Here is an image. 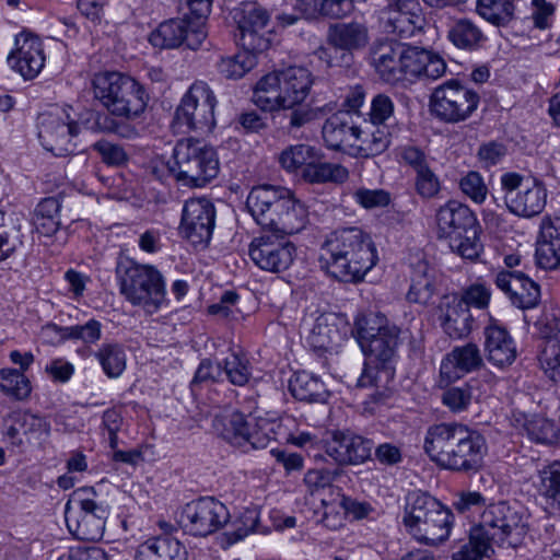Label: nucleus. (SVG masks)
<instances>
[{
    "instance_id": "nucleus-1",
    "label": "nucleus",
    "mask_w": 560,
    "mask_h": 560,
    "mask_svg": "<svg viewBox=\"0 0 560 560\" xmlns=\"http://www.w3.org/2000/svg\"><path fill=\"white\" fill-rule=\"evenodd\" d=\"M354 329L358 341L366 355L365 368L358 386L385 388L394 376L392 362L399 343V328L381 314L362 315L357 318Z\"/></svg>"
},
{
    "instance_id": "nucleus-2",
    "label": "nucleus",
    "mask_w": 560,
    "mask_h": 560,
    "mask_svg": "<svg viewBox=\"0 0 560 560\" xmlns=\"http://www.w3.org/2000/svg\"><path fill=\"white\" fill-rule=\"evenodd\" d=\"M320 262L326 271L345 282H359L376 265L371 237L358 228L337 230L322 245Z\"/></svg>"
},
{
    "instance_id": "nucleus-3",
    "label": "nucleus",
    "mask_w": 560,
    "mask_h": 560,
    "mask_svg": "<svg viewBox=\"0 0 560 560\" xmlns=\"http://www.w3.org/2000/svg\"><path fill=\"white\" fill-rule=\"evenodd\" d=\"M424 451L443 468L468 471L481 466L487 444L481 434L465 425L441 423L428 430Z\"/></svg>"
},
{
    "instance_id": "nucleus-4",
    "label": "nucleus",
    "mask_w": 560,
    "mask_h": 560,
    "mask_svg": "<svg viewBox=\"0 0 560 560\" xmlns=\"http://www.w3.org/2000/svg\"><path fill=\"white\" fill-rule=\"evenodd\" d=\"M313 82L306 68L289 67L261 77L255 84L252 100L265 112L291 109L306 100Z\"/></svg>"
},
{
    "instance_id": "nucleus-5",
    "label": "nucleus",
    "mask_w": 560,
    "mask_h": 560,
    "mask_svg": "<svg viewBox=\"0 0 560 560\" xmlns=\"http://www.w3.org/2000/svg\"><path fill=\"white\" fill-rule=\"evenodd\" d=\"M92 90L97 100L112 115L133 119L145 109L149 96L137 80L121 72L95 73Z\"/></svg>"
},
{
    "instance_id": "nucleus-6",
    "label": "nucleus",
    "mask_w": 560,
    "mask_h": 560,
    "mask_svg": "<svg viewBox=\"0 0 560 560\" xmlns=\"http://www.w3.org/2000/svg\"><path fill=\"white\" fill-rule=\"evenodd\" d=\"M172 158L170 172L185 187H205L219 174L215 150L201 140L187 138L177 141Z\"/></svg>"
},
{
    "instance_id": "nucleus-7",
    "label": "nucleus",
    "mask_w": 560,
    "mask_h": 560,
    "mask_svg": "<svg viewBox=\"0 0 560 560\" xmlns=\"http://www.w3.org/2000/svg\"><path fill=\"white\" fill-rule=\"evenodd\" d=\"M120 293L148 314L156 313L166 302L161 272L150 265L121 261L116 268Z\"/></svg>"
},
{
    "instance_id": "nucleus-8",
    "label": "nucleus",
    "mask_w": 560,
    "mask_h": 560,
    "mask_svg": "<svg viewBox=\"0 0 560 560\" xmlns=\"http://www.w3.org/2000/svg\"><path fill=\"white\" fill-rule=\"evenodd\" d=\"M452 513L427 493L415 492L408 497L404 523L410 534L425 545L435 546L450 535Z\"/></svg>"
},
{
    "instance_id": "nucleus-9",
    "label": "nucleus",
    "mask_w": 560,
    "mask_h": 560,
    "mask_svg": "<svg viewBox=\"0 0 560 560\" xmlns=\"http://www.w3.org/2000/svg\"><path fill=\"white\" fill-rule=\"evenodd\" d=\"M92 487L74 490L65 506V518L69 532L80 540L97 541L105 530L107 506L96 501Z\"/></svg>"
},
{
    "instance_id": "nucleus-10",
    "label": "nucleus",
    "mask_w": 560,
    "mask_h": 560,
    "mask_svg": "<svg viewBox=\"0 0 560 560\" xmlns=\"http://www.w3.org/2000/svg\"><path fill=\"white\" fill-rule=\"evenodd\" d=\"M527 534V524L521 513L505 502L488 505L475 526V536L486 537L492 545L515 548Z\"/></svg>"
},
{
    "instance_id": "nucleus-11",
    "label": "nucleus",
    "mask_w": 560,
    "mask_h": 560,
    "mask_svg": "<svg viewBox=\"0 0 560 560\" xmlns=\"http://www.w3.org/2000/svg\"><path fill=\"white\" fill-rule=\"evenodd\" d=\"M500 183L505 206L511 213L533 218L544 211L548 192L541 180L508 172L501 176Z\"/></svg>"
},
{
    "instance_id": "nucleus-12",
    "label": "nucleus",
    "mask_w": 560,
    "mask_h": 560,
    "mask_svg": "<svg viewBox=\"0 0 560 560\" xmlns=\"http://www.w3.org/2000/svg\"><path fill=\"white\" fill-rule=\"evenodd\" d=\"M37 137L43 148L56 156L74 152L73 139L80 133L79 124L70 117L68 109L52 105L37 116Z\"/></svg>"
},
{
    "instance_id": "nucleus-13",
    "label": "nucleus",
    "mask_w": 560,
    "mask_h": 560,
    "mask_svg": "<svg viewBox=\"0 0 560 560\" xmlns=\"http://www.w3.org/2000/svg\"><path fill=\"white\" fill-rule=\"evenodd\" d=\"M480 97L475 91L456 80H450L435 88L430 107L432 114L440 120L456 124L469 118L477 109Z\"/></svg>"
},
{
    "instance_id": "nucleus-14",
    "label": "nucleus",
    "mask_w": 560,
    "mask_h": 560,
    "mask_svg": "<svg viewBox=\"0 0 560 560\" xmlns=\"http://www.w3.org/2000/svg\"><path fill=\"white\" fill-rule=\"evenodd\" d=\"M215 105L217 98L210 86L196 81L183 97L175 118L189 130L210 131L215 125Z\"/></svg>"
},
{
    "instance_id": "nucleus-15",
    "label": "nucleus",
    "mask_w": 560,
    "mask_h": 560,
    "mask_svg": "<svg viewBox=\"0 0 560 560\" xmlns=\"http://www.w3.org/2000/svg\"><path fill=\"white\" fill-rule=\"evenodd\" d=\"M229 518L223 503L214 498H201L184 506L179 523L195 536H207L220 529Z\"/></svg>"
},
{
    "instance_id": "nucleus-16",
    "label": "nucleus",
    "mask_w": 560,
    "mask_h": 560,
    "mask_svg": "<svg viewBox=\"0 0 560 560\" xmlns=\"http://www.w3.org/2000/svg\"><path fill=\"white\" fill-rule=\"evenodd\" d=\"M248 254L253 262L260 269L280 272L292 265L296 256V248L283 235L264 234L252 241Z\"/></svg>"
},
{
    "instance_id": "nucleus-17",
    "label": "nucleus",
    "mask_w": 560,
    "mask_h": 560,
    "mask_svg": "<svg viewBox=\"0 0 560 560\" xmlns=\"http://www.w3.org/2000/svg\"><path fill=\"white\" fill-rule=\"evenodd\" d=\"M215 209L206 198L189 199L182 214L180 233L194 245L206 246L214 229Z\"/></svg>"
},
{
    "instance_id": "nucleus-18",
    "label": "nucleus",
    "mask_w": 560,
    "mask_h": 560,
    "mask_svg": "<svg viewBox=\"0 0 560 560\" xmlns=\"http://www.w3.org/2000/svg\"><path fill=\"white\" fill-rule=\"evenodd\" d=\"M287 194V187L260 185L250 190L246 207L255 221L269 230L276 215L279 214Z\"/></svg>"
},
{
    "instance_id": "nucleus-19",
    "label": "nucleus",
    "mask_w": 560,
    "mask_h": 560,
    "mask_svg": "<svg viewBox=\"0 0 560 560\" xmlns=\"http://www.w3.org/2000/svg\"><path fill=\"white\" fill-rule=\"evenodd\" d=\"M326 453L339 465H358L371 457L373 443L360 435L335 432L325 445Z\"/></svg>"
},
{
    "instance_id": "nucleus-20",
    "label": "nucleus",
    "mask_w": 560,
    "mask_h": 560,
    "mask_svg": "<svg viewBox=\"0 0 560 560\" xmlns=\"http://www.w3.org/2000/svg\"><path fill=\"white\" fill-rule=\"evenodd\" d=\"M401 81L405 75L439 79L446 71V63L439 55L424 48L410 46L401 50Z\"/></svg>"
},
{
    "instance_id": "nucleus-21",
    "label": "nucleus",
    "mask_w": 560,
    "mask_h": 560,
    "mask_svg": "<svg viewBox=\"0 0 560 560\" xmlns=\"http://www.w3.org/2000/svg\"><path fill=\"white\" fill-rule=\"evenodd\" d=\"M495 284L518 308H533L539 303V285L522 272L501 271L495 277Z\"/></svg>"
},
{
    "instance_id": "nucleus-22",
    "label": "nucleus",
    "mask_w": 560,
    "mask_h": 560,
    "mask_svg": "<svg viewBox=\"0 0 560 560\" xmlns=\"http://www.w3.org/2000/svg\"><path fill=\"white\" fill-rule=\"evenodd\" d=\"M435 223L439 237L452 238L456 235L470 232L477 225V218L468 206L450 200L441 206L435 213Z\"/></svg>"
},
{
    "instance_id": "nucleus-23",
    "label": "nucleus",
    "mask_w": 560,
    "mask_h": 560,
    "mask_svg": "<svg viewBox=\"0 0 560 560\" xmlns=\"http://www.w3.org/2000/svg\"><path fill=\"white\" fill-rule=\"evenodd\" d=\"M362 129L355 126L348 114L340 113L329 117L323 126V139L332 150H342L355 155Z\"/></svg>"
},
{
    "instance_id": "nucleus-24",
    "label": "nucleus",
    "mask_w": 560,
    "mask_h": 560,
    "mask_svg": "<svg viewBox=\"0 0 560 560\" xmlns=\"http://www.w3.org/2000/svg\"><path fill=\"white\" fill-rule=\"evenodd\" d=\"M417 5V0H388L389 9L382 18L383 32L392 35H415L416 32H425L418 25L423 19L412 14Z\"/></svg>"
},
{
    "instance_id": "nucleus-25",
    "label": "nucleus",
    "mask_w": 560,
    "mask_h": 560,
    "mask_svg": "<svg viewBox=\"0 0 560 560\" xmlns=\"http://www.w3.org/2000/svg\"><path fill=\"white\" fill-rule=\"evenodd\" d=\"M372 59L381 79L389 84L401 81V45L394 38L382 37L372 45Z\"/></svg>"
},
{
    "instance_id": "nucleus-26",
    "label": "nucleus",
    "mask_w": 560,
    "mask_h": 560,
    "mask_svg": "<svg viewBox=\"0 0 560 560\" xmlns=\"http://www.w3.org/2000/svg\"><path fill=\"white\" fill-rule=\"evenodd\" d=\"M483 360L475 343H466L454 348L442 361L440 375L446 384L458 380L466 373L480 369Z\"/></svg>"
},
{
    "instance_id": "nucleus-27",
    "label": "nucleus",
    "mask_w": 560,
    "mask_h": 560,
    "mask_svg": "<svg viewBox=\"0 0 560 560\" xmlns=\"http://www.w3.org/2000/svg\"><path fill=\"white\" fill-rule=\"evenodd\" d=\"M189 15L171 19L159 25L152 35H188L205 32L206 21L211 11V0H186Z\"/></svg>"
},
{
    "instance_id": "nucleus-28",
    "label": "nucleus",
    "mask_w": 560,
    "mask_h": 560,
    "mask_svg": "<svg viewBox=\"0 0 560 560\" xmlns=\"http://www.w3.org/2000/svg\"><path fill=\"white\" fill-rule=\"evenodd\" d=\"M535 257L541 269L552 270L560 266V213L541 221Z\"/></svg>"
},
{
    "instance_id": "nucleus-29",
    "label": "nucleus",
    "mask_w": 560,
    "mask_h": 560,
    "mask_svg": "<svg viewBox=\"0 0 560 560\" xmlns=\"http://www.w3.org/2000/svg\"><path fill=\"white\" fill-rule=\"evenodd\" d=\"M439 319L444 331L452 338H460L471 330L470 311L457 295L443 296L439 305Z\"/></svg>"
},
{
    "instance_id": "nucleus-30",
    "label": "nucleus",
    "mask_w": 560,
    "mask_h": 560,
    "mask_svg": "<svg viewBox=\"0 0 560 560\" xmlns=\"http://www.w3.org/2000/svg\"><path fill=\"white\" fill-rule=\"evenodd\" d=\"M10 359L14 364L20 365V370L2 369L0 371V388L5 395L22 400L32 393V383L23 372L32 365L34 357L32 352L21 353L14 350L10 353Z\"/></svg>"
},
{
    "instance_id": "nucleus-31",
    "label": "nucleus",
    "mask_w": 560,
    "mask_h": 560,
    "mask_svg": "<svg viewBox=\"0 0 560 560\" xmlns=\"http://www.w3.org/2000/svg\"><path fill=\"white\" fill-rule=\"evenodd\" d=\"M307 223V207L288 188V194L281 205L279 214L276 215L269 230L285 236L301 232Z\"/></svg>"
},
{
    "instance_id": "nucleus-32",
    "label": "nucleus",
    "mask_w": 560,
    "mask_h": 560,
    "mask_svg": "<svg viewBox=\"0 0 560 560\" xmlns=\"http://www.w3.org/2000/svg\"><path fill=\"white\" fill-rule=\"evenodd\" d=\"M485 348L489 362L499 368L511 365L516 359V347L508 330L490 325L485 330Z\"/></svg>"
},
{
    "instance_id": "nucleus-33",
    "label": "nucleus",
    "mask_w": 560,
    "mask_h": 560,
    "mask_svg": "<svg viewBox=\"0 0 560 560\" xmlns=\"http://www.w3.org/2000/svg\"><path fill=\"white\" fill-rule=\"evenodd\" d=\"M136 560H187V550L172 536H155L139 545Z\"/></svg>"
},
{
    "instance_id": "nucleus-34",
    "label": "nucleus",
    "mask_w": 560,
    "mask_h": 560,
    "mask_svg": "<svg viewBox=\"0 0 560 560\" xmlns=\"http://www.w3.org/2000/svg\"><path fill=\"white\" fill-rule=\"evenodd\" d=\"M213 424L223 440L233 446L248 450V433L252 429L250 417L247 418L241 412L233 411L217 416Z\"/></svg>"
},
{
    "instance_id": "nucleus-35",
    "label": "nucleus",
    "mask_w": 560,
    "mask_h": 560,
    "mask_svg": "<svg viewBox=\"0 0 560 560\" xmlns=\"http://www.w3.org/2000/svg\"><path fill=\"white\" fill-rule=\"evenodd\" d=\"M339 324L340 319L334 313L319 315L307 337L308 345L317 350H330L338 346L343 339Z\"/></svg>"
},
{
    "instance_id": "nucleus-36",
    "label": "nucleus",
    "mask_w": 560,
    "mask_h": 560,
    "mask_svg": "<svg viewBox=\"0 0 560 560\" xmlns=\"http://www.w3.org/2000/svg\"><path fill=\"white\" fill-rule=\"evenodd\" d=\"M366 44V37H327L316 55L328 66L348 63L349 55Z\"/></svg>"
},
{
    "instance_id": "nucleus-37",
    "label": "nucleus",
    "mask_w": 560,
    "mask_h": 560,
    "mask_svg": "<svg viewBox=\"0 0 560 560\" xmlns=\"http://www.w3.org/2000/svg\"><path fill=\"white\" fill-rule=\"evenodd\" d=\"M392 142L389 125H375L368 122L362 129V136L358 142L355 156H375L387 150Z\"/></svg>"
},
{
    "instance_id": "nucleus-38",
    "label": "nucleus",
    "mask_w": 560,
    "mask_h": 560,
    "mask_svg": "<svg viewBox=\"0 0 560 560\" xmlns=\"http://www.w3.org/2000/svg\"><path fill=\"white\" fill-rule=\"evenodd\" d=\"M232 19L242 35H254L268 24L270 16L257 2H244L232 11Z\"/></svg>"
},
{
    "instance_id": "nucleus-39",
    "label": "nucleus",
    "mask_w": 560,
    "mask_h": 560,
    "mask_svg": "<svg viewBox=\"0 0 560 560\" xmlns=\"http://www.w3.org/2000/svg\"><path fill=\"white\" fill-rule=\"evenodd\" d=\"M349 177L346 167L337 163L316 162V156L311 159L306 167L302 170V178L310 184L345 183Z\"/></svg>"
},
{
    "instance_id": "nucleus-40",
    "label": "nucleus",
    "mask_w": 560,
    "mask_h": 560,
    "mask_svg": "<svg viewBox=\"0 0 560 560\" xmlns=\"http://www.w3.org/2000/svg\"><path fill=\"white\" fill-rule=\"evenodd\" d=\"M252 429L248 433V448H265L270 441L284 436L283 425L280 420L269 418L250 417Z\"/></svg>"
},
{
    "instance_id": "nucleus-41",
    "label": "nucleus",
    "mask_w": 560,
    "mask_h": 560,
    "mask_svg": "<svg viewBox=\"0 0 560 560\" xmlns=\"http://www.w3.org/2000/svg\"><path fill=\"white\" fill-rule=\"evenodd\" d=\"M289 388L293 397L302 401H320L325 398L324 384L307 372H298L290 380Z\"/></svg>"
},
{
    "instance_id": "nucleus-42",
    "label": "nucleus",
    "mask_w": 560,
    "mask_h": 560,
    "mask_svg": "<svg viewBox=\"0 0 560 560\" xmlns=\"http://www.w3.org/2000/svg\"><path fill=\"white\" fill-rule=\"evenodd\" d=\"M514 0H477V12L495 26H506L514 19Z\"/></svg>"
},
{
    "instance_id": "nucleus-43",
    "label": "nucleus",
    "mask_w": 560,
    "mask_h": 560,
    "mask_svg": "<svg viewBox=\"0 0 560 560\" xmlns=\"http://www.w3.org/2000/svg\"><path fill=\"white\" fill-rule=\"evenodd\" d=\"M35 430V415L31 412L15 413L5 428V436L16 446L32 444Z\"/></svg>"
},
{
    "instance_id": "nucleus-44",
    "label": "nucleus",
    "mask_w": 560,
    "mask_h": 560,
    "mask_svg": "<svg viewBox=\"0 0 560 560\" xmlns=\"http://www.w3.org/2000/svg\"><path fill=\"white\" fill-rule=\"evenodd\" d=\"M35 37H16V49L8 56V62L12 69L18 71L25 80L34 78L33 47Z\"/></svg>"
},
{
    "instance_id": "nucleus-45",
    "label": "nucleus",
    "mask_w": 560,
    "mask_h": 560,
    "mask_svg": "<svg viewBox=\"0 0 560 560\" xmlns=\"http://www.w3.org/2000/svg\"><path fill=\"white\" fill-rule=\"evenodd\" d=\"M96 358L108 377H118L126 369V353L117 343H104Z\"/></svg>"
},
{
    "instance_id": "nucleus-46",
    "label": "nucleus",
    "mask_w": 560,
    "mask_h": 560,
    "mask_svg": "<svg viewBox=\"0 0 560 560\" xmlns=\"http://www.w3.org/2000/svg\"><path fill=\"white\" fill-rule=\"evenodd\" d=\"M435 293L436 285L433 275L422 270L413 275L407 299L411 303L428 305Z\"/></svg>"
},
{
    "instance_id": "nucleus-47",
    "label": "nucleus",
    "mask_w": 560,
    "mask_h": 560,
    "mask_svg": "<svg viewBox=\"0 0 560 560\" xmlns=\"http://www.w3.org/2000/svg\"><path fill=\"white\" fill-rule=\"evenodd\" d=\"M255 67V57L241 50L231 57L222 58L219 72L228 80H238Z\"/></svg>"
},
{
    "instance_id": "nucleus-48",
    "label": "nucleus",
    "mask_w": 560,
    "mask_h": 560,
    "mask_svg": "<svg viewBox=\"0 0 560 560\" xmlns=\"http://www.w3.org/2000/svg\"><path fill=\"white\" fill-rule=\"evenodd\" d=\"M539 362L545 373L555 382L560 378V338L546 336L539 354Z\"/></svg>"
},
{
    "instance_id": "nucleus-49",
    "label": "nucleus",
    "mask_w": 560,
    "mask_h": 560,
    "mask_svg": "<svg viewBox=\"0 0 560 560\" xmlns=\"http://www.w3.org/2000/svg\"><path fill=\"white\" fill-rule=\"evenodd\" d=\"M315 158L314 148L306 144L290 145L279 155L280 165L288 172H296L306 167L311 159Z\"/></svg>"
},
{
    "instance_id": "nucleus-50",
    "label": "nucleus",
    "mask_w": 560,
    "mask_h": 560,
    "mask_svg": "<svg viewBox=\"0 0 560 560\" xmlns=\"http://www.w3.org/2000/svg\"><path fill=\"white\" fill-rule=\"evenodd\" d=\"M233 527L234 529L228 533L231 542H236L249 534L260 532L259 510L256 506L245 509L233 523Z\"/></svg>"
},
{
    "instance_id": "nucleus-51",
    "label": "nucleus",
    "mask_w": 560,
    "mask_h": 560,
    "mask_svg": "<svg viewBox=\"0 0 560 560\" xmlns=\"http://www.w3.org/2000/svg\"><path fill=\"white\" fill-rule=\"evenodd\" d=\"M477 234L478 224L474 225L470 232H465V234L460 233V235L450 238L452 250L465 259L475 260L481 252V244Z\"/></svg>"
},
{
    "instance_id": "nucleus-52",
    "label": "nucleus",
    "mask_w": 560,
    "mask_h": 560,
    "mask_svg": "<svg viewBox=\"0 0 560 560\" xmlns=\"http://www.w3.org/2000/svg\"><path fill=\"white\" fill-rule=\"evenodd\" d=\"M474 536L475 527L470 530L469 541L454 552L452 560H481L483 557H490L493 552L492 544L486 537L475 539Z\"/></svg>"
},
{
    "instance_id": "nucleus-53",
    "label": "nucleus",
    "mask_w": 560,
    "mask_h": 560,
    "mask_svg": "<svg viewBox=\"0 0 560 560\" xmlns=\"http://www.w3.org/2000/svg\"><path fill=\"white\" fill-rule=\"evenodd\" d=\"M558 427L556 423L544 417L533 416L527 424L526 433L538 442L550 444L558 440Z\"/></svg>"
},
{
    "instance_id": "nucleus-54",
    "label": "nucleus",
    "mask_w": 560,
    "mask_h": 560,
    "mask_svg": "<svg viewBox=\"0 0 560 560\" xmlns=\"http://www.w3.org/2000/svg\"><path fill=\"white\" fill-rule=\"evenodd\" d=\"M460 191L475 203H482L488 195V186L483 177L476 171L468 172L459 180Z\"/></svg>"
},
{
    "instance_id": "nucleus-55",
    "label": "nucleus",
    "mask_w": 560,
    "mask_h": 560,
    "mask_svg": "<svg viewBox=\"0 0 560 560\" xmlns=\"http://www.w3.org/2000/svg\"><path fill=\"white\" fill-rule=\"evenodd\" d=\"M223 372L229 381L237 386L245 385L250 377L248 361L237 353H231L225 358Z\"/></svg>"
},
{
    "instance_id": "nucleus-56",
    "label": "nucleus",
    "mask_w": 560,
    "mask_h": 560,
    "mask_svg": "<svg viewBox=\"0 0 560 560\" xmlns=\"http://www.w3.org/2000/svg\"><path fill=\"white\" fill-rule=\"evenodd\" d=\"M450 39L455 48L468 52L483 49L490 56H498L499 50L503 48L502 44H489L488 37H450ZM506 49L508 40H505L504 45V50Z\"/></svg>"
},
{
    "instance_id": "nucleus-57",
    "label": "nucleus",
    "mask_w": 560,
    "mask_h": 560,
    "mask_svg": "<svg viewBox=\"0 0 560 560\" xmlns=\"http://www.w3.org/2000/svg\"><path fill=\"white\" fill-rule=\"evenodd\" d=\"M415 188L421 198L431 199L439 195L441 183L436 174L429 166L416 173Z\"/></svg>"
},
{
    "instance_id": "nucleus-58",
    "label": "nucleus",
    "mask_w": 560,
    "mask_h": 560,
    "mask_svg": "<svg viewBox=\"0 0 560 560\" xmlns=\"http://www.w3.org/2000/svg\"><path fill=\"white\" fill-rule=\"evenodd\" d=\"M542 494L560 504V463L555 462L540 471Z\"/></svg>"
},
{
    "instance_id": "nucleus-59",
    "label": "nucleus",
    "mask_w": 560,
    "mask_h": 560,
    "mask_svg": "<svg viewBox=\"0 0 560 560\" xmlns=\"http://www.w3.org/2000/svg\"><path fill=\"white\" fill-rule=\"evenodd\" d=\"M394 116V103L385 94L376 95L371 103L369 122L375 125H388L387 121Z\"/></svg>"
},
{
    "instance_id": "nucleus-60",
    "label": "nucleus",
    "mask_w": 560,
    "mask_h": 560,
    "mask_svg": "<svg viewBox=\"0 0 560 560\" xmlns=\"http://www.w3.org/2000/svg\"><path fill=\"white\" fill-rule=\"evenodd\" d=\"M119 552L109 548L104 550L98 547H73L68 550V560H118Z\"/></svg>"
},
{
    "instance_id": "nucleus-61",
    "label": "nucleus",
    "mask_w": 560,
    "mask_h": 560,
    "mask_svg": "<svg viewBox=\"0 0 560 560\" xmlns=\"http://www.w3.org/2000/svg\"><path fill=\"white\" fill-rule=\"evenodd\" d=\"M491 298V290L482 282H476L469 285L459 296L469 308L470 306L483 310L489 305Z\"/></svg>"
},
{
    "instance_id": "nucleus-62",
    "label": "nucleus",
    "mask_w": 560,
    "mask_h": 560,
    "mask_svg": "<svg viewBox=\"0 0 560 560\" xmlns=\"http://www.w3.org/2000/svg\"><path fill=\"white\" fill-rule=\"evenodd\" d=\"M471 398V392L468 387H452L443 393L442 401L452 411L458 412L467 409Z\"/></svg>"
},
{
    "instance_id": "nucleus-63",
    "label": "nucleus",
    "mask_w": 560,
    "mask_h": 560,
    "mask_svg": "<svg viewBox=\"0 0 560 560\" xmlns=\"http://www.w3.org/2000/svg\"><path fill=\"white\" fill-rule=\"evenodd\" d=\"M354 199L366 209L385 207L389 203V194L383 189L361 188L354 192Z\"/></svg>"
},
{
    "instance_id": "nucleus-64",
    "label": "nucleus",
    "mask_w": 560,
    "mask_h": 560,
    "mask_svg": "<svg viewBox=\"0 0 560 560\" xmlns=\"http://www.w3.org/2000/svg\"><path fill=\"white\" fill-rule=\"evenodd\" d=\"M336 476V471L327 469H311L305 474L304 482L308 490L312 493H315L319 490L330 488Z\"/></svg>"
}]
</instances>
